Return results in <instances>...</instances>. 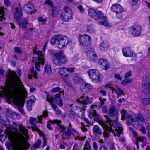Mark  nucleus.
I'll return each mask as SVG.
<instances>
[{
  "mask_svg": "<svg viewBox=\"0 0 150 150\" xmlns=\"http://www.w3.org/2000/svg\"><path fill=\"white\" fill-rule=\"evenodd\" d=\"M61 35H56L54 36L51 40L50 42L51 45H54L56 43V41L58 42V40L61 38Z\"/></svg>",
  "mask_w": 150,
  "mask_h": 150,
  "instance_id": "obj_30",
  "label": "nucleus"
},
{
  "mask_svg": "<svg viewBox=\"0 0 150 150\" xmlns=\"http://www.w3.org/2000/svg\"><path fill=\"white\" fill-rule=\"evenodd\" d=\"M28 21L27 20H24L22 22L20 23V26L23 29H25L28 24Z\"/></svg>",
  "mask_w": 150,
  "mask_h": 150,
  "instance_id": "obj_42",
  "label": "nucleus"
},
{
  "mask_svg": "<svg viewBox=\"0 0 150 150\" xmlns=\"http://www.w3.org/2000/svg\"><path fill=\"white\" fill-rule=\"evenodd\" d=\"M4 3L5 5L7 7H9L10 6L11 2L9 0H4Z\"/></svg>",
  "mask_w": 150,
  "mask_h": 150,
  "instance_id": "obj_60",
  "label": "nucleus"
},
{
  "mask_svg": "<svg viewBox=\"0 0 150 150\" xmlns=\"http://www.w3.org/2000/svg\"><path fill=\"white\" fill-rule=\"evenodd\" d=\"M79 39L80 45L82 46H88L91 43V38L86 34L79 35Z\"/></svg>",
  "mask_w": 150,
  "mask_h": 150,
  "instance_id": "obj_8",
  "label": "nucleus"
},
{
  "mask_svg": "<svg viewBox=\"0 0 150 150\" xmlns=\"http://www.w3.org/2000/svg\"><path fill=\"white\" fill-rule=\"evenodd\" d=\"M61 38L58 41V47L60 49H62L67 45L69 41V38L66 36L63 37L61 35Z\"/></svg>",
  "mask_w": 150,
  "mask_h": 150,
  "instance_id": "obj_11",
  "label": "nucleus"
},
{
  "mask_svg": "<svg viewBox=\"0 0 150 150\" xmlns=\"http://www.w3.org/2000/svg\"><path fill=\"white\" fill-rule=\"evenodd\" d=\"M19 130L20 131L24 134L27 139H28L29 137L27 133L28 130L25 128V127L21 124H20L19 126Z\"/></svg>",
  "mask_w": 150,
  "mask_h": 150,
  "instance_id": "obj_27",
  "label": "nucleus"
},
{
  "mask_svg": "<svg viewBox=\"0 0 150 150\" xmlns=\"http://www.w3.org/2000/svg\"><path fill=\"white\" fill-rule=\"evenodd\" d=\"M92 131L95 135H101L103 134L101 129L97 125H94L93 127Z\"/></svg>",
  "mask_w": 150,
  "mask_h": 150,
  "instance_id": "obj_25",
  "label": "nucleus"
},
{
  "mask_svg": "<svg viewBox=\"0 0 150 150\" xmlns=\"http://www.w3.org/2000/svg\"><path fill=\"white\" fill-rule=\"evenodd\" d=\"M36 100V98L34 96H30V100L27 101H30V103L32 104L33 103H34Z\"/></svg>",
  "mask_w": 150,
  "mask_h": 150,
  "instance_id": "obj_55",
  "label": "nucleus"
},
{
  "mask_svg": "<svg viewBox=\"0 0 150 150\" xmlns=\"http://www.w3.org/2000/svg\"><path fill=\"white\" fill-rule=\"evenodd\" d=\"M45 4L48 5L52 7H53L54 6L53 3L50 0H46L45 2Z\"/></svg>",
  "mask_w": 150,
  "mask_h": 150,
  "instance_id": "obj_49",
  "label": "nucleus"
},
{
  "mask_svg": "<svg viewBox=\"0 0 150 150\" xmlns=\"http://www.w3.org/2000/svg\"><path fill=\"white\" fill-rule=\"evenodd\" d=\"M23 142L20 138L16 139L13 144L14 149L11 150H23L22 146L23 145Z\"/></svg>",
  "mask_w": 150,
  "mask_h": 150,
  "instance_id": "obj_14",
  "label": "nucleus"
},
{
  "mask_svg": "<svg viewBox=\"0 0 150 150\" xmlns=\"http://www.w3.org/2000/svg\"><path fill=\"white\" fill-rule=\"evenodd\" d=\"M88 13L90 16L96 20L103 19L105 18L102 12L98 10L89 8L88 10Z\"/></svg>",
  "mask_w": 150,
  "mask_h": 150,
  "instance_id": "obj_6",
  "label": "nucleus"
},
{
  "mask_svg": "<svg viewBox=\"0 0 150 150\" xmlns=\"http://www.w3.org/2000/svg\"><path fill=\"white\" fill-rule=\"evenodd\" d=\"M6 113V115L10 117V116H12L11 115L12 114H15V112L12 111H11L7 110Z\"/></svg>",
  "mask_w": 150,
  "mask_h": 150,
  "instance_id": "obj_58",
  "label": "nucleus"
},
{
  "mask_svg": "<svg viewBox=\"0 0 150 150\" xmlns=\"http://www.w3.org/2000/svg\"><path fill=\"white\" fill-rule=\"evenodd\" d=\"M101 126L104 130L103 135L105 137L108 138L109 137V133L108 132L113 133L115 134V135H116L114 132V130L112 129L111 127H109L105 124H103V122L101 123Z\"/></svg>",
  "mask_w": 150,
  "mask_h": 150,
  "instance_id": "obj_10",
  "label": "nucleus"
},
{
  "mask_svg": "<svg viewBox=\"0 0 150 150\" xmlns=\"http://www.w3.org/2000/svg\"><path fill=\"white\" fill-rule=\"evenodd\" d=\"M116 93H117V94L118 95H121L123 94V91L120 88H118V89L116 90Z\"/></svg>",
  "mask_w": 150,
  "mask_h": 150,
  "instance_id": "obj_59",
  "label": "nucleus"
},
{
  "mask_svg": "<svg viewBox=\"0 0 150 150\" xmlns=\"http://www.w3.org/2000/svg\"><path fill=\"white\" fill-rule=\"evenodd\" d=\"M111 10L116 13L122 12L124 11L123 8L119 4H115L111 7Z\"/></svg>",
  "mask_w": 150,
  "mask_h": 150,
  "instance_id": "obj_17",
  "label": "nucleus"
},
{
  "mask_svg": "<svg viewBox=\"0 0 150 150\" xmlns=\"http://www.w3.org/2000/svg\"><path fill=\"white\" fill-rule=\"evenodd\" d=\"M42 141L40 139H39L38 140L37 142L34 145V147L35 148H36L39 147L41 144Z\"/></svg>",
  "mask_w": 150,
  "mask_h": 150,
  "instance_id": "obj_51",
  "label": "nucleus"
},
{
  "mask_svg": "<svg viewBox=\"0 0 150 150\" xmlns=\"http://www.w3.org/2000/svg\"><path fill=\"white\" fill-rule=\"evenodd\" d=\"M46 100L47 101L50 103V104L51 105L52 107L53 108V109L55 110H56L57 106L55 105L53 103V102L54 100L53 98L51 96L47 95L46 98Z\"/></svg>",
  "mask_w": 150,
  "mask_h": 150,
  "instance_id": "obj_29",
  "label": "nucleus"
},
{
  "mask_svg": "<svg viewBox=\"0 0 150 150\" xmlns=\"http://www.w3.org/2000/svg\"><path fill=\"white\" fill-rule=\"evenodd\" d=\"M87 73L91 80L94 83H98L102 79L101 74L97 69H93L87 71Z\"/></svg>",
  "mask_w": 150,
  "mask_h": 150,
  "instance_id": "obj_5",
  "label": "nucleus"
},
{
  "mask_svg": "<svg viewBox=\"0 0 150 150\" xmlns=\"http://www.w3.org/2000/svg\"><path fill=\"white\" fill-rule=\"evenodd\" d=\"M44 73H47L48 75H50L52 73L51 66L49 64H46L44 67Z\"/></svg>",
  "mask_w": 150,
  "mask_h": 150,
  "instance_id": "obj_33",
  "label": "nucleus"
},
{
  "mask_svg": "<svg viewBox=\"0 0 150 150\" xmlns=\"http://www.w3.org/2000/svg\"><path fill=\"white\" fill-rule=\"evenodd\" d=\"M30 74H29L28 75V77L29 79H31L32 78V76H33V77L35 79H36L37 78V72L36 71L34 70V67H33L31 69L30 71Z\"/></svg>",
  "mask_w": 150,
  "mask_h": 150,
  "instance_id": "obj_32",
  "label": "nucleus"
},
{
  "mask_svg": "<svg viewBox=\"0 0 150 150\" xmlns=\"http://www.w3.org/2000/svg\"><path fill=\"white\" fill-rule=\"evenodd\" d=\"M109 45V44L108 42H103L100 44V48L101 50L104 51L108 49Z\"/></svg>",
  "mask_w": 150,
  "mask_h": 150,
  "instance_id": "obj_35",
  "label": "nucleus"
},
{
  "mask_svg": "<svg viewBox=\"0 0 150 150\" xmlns=\"http://www.w3.org/2000/svg\"><path fill=\"white\" fill-rule=\"evenodd\" d=\"M67 68H61L59 69V73L64 81L67 83L68 84L69 82V81L68 74L66 73V72L67 71Z\"/></svg>",
  "mask_w": 150,
  "mask_h": 150,
  "instance_id": "obj_12",
  "label": "nucleus"
},
{
  "mask_svg": "<svg viewBox=\"0 0 150 150\" xmlns=\"http://www.w3.org/2000/svg\"><path fill=\"white\" fill-rule=\"evenodd\" d=\"M92 88V86L88 83L82 84L80 86V90L84 92H88Z\"/></svg>",
  "mask_w": 150,
  "mask_h": 150,
  "instance_id": "obj_21",
  "label": "nucleus"
},
{
  "mask_svg": "<svg viewBox=\"0 0 150 150\" xmlns=\"http://www.w3.org/2000/svg\"><path fill=\"white\" fill-rule=\"evenodd\" d=\"M34 9V5L30 3L26 4H25L23 6V9L24 11L26 13H30L32 14L33 13H35L34 12H32Z\"/></svg>",
  "mask_w": 150,
  "mask_h": 150,
  "instance_id": "obj_19",
  "label": "nucleus"
},
{
  "mask_svg": "<svg viewBox=\"0 0 150 150\" xmlns=\"http://www.w3.org/2000/svg\"><path fill=\"white\" fill-rule=\"evenodd\" d=\"M87 32L90 33H93L94 32V29L92 25H90L88 26L87 27Z\"/></svg>",
  "mask_w": 150,
  "mask_h": 150,
  "instance_id": "obj_45",
  "label": "nucleus"
},
{
  "mask_svg": "<svg viewBox=\"0 0 150 150\" xmlns=\"http://www.w3.org/2000/svg\"><path fill=\"white\" fill-rule=\"evenodd\" d=\"M53 122L54 123L57 124V125L56 127V129L58 130H60V133H61L62 132L64 131L66 129V127L64 126H62V125L60 124L61 123V120L57 119L54 120Z\"/></svg>",
  "mask_w": 150,
  "mask_h": 150,
  "instance_id": "obj_22",
  "label": "nucleus"
},
{
  "mask_svg": "<svg viewBox=\"0 0 150 150\" xmlns=\"http://www.w3.org/2000/svg\"><path fill=\"white\" fill-rule=\"evenodd\" d=\"M58 92L59 93H62L64 91L59 87L53 88L51 91L52 93H56Z\"/></svg>",
  "mask_w": 150,
  "mask_h": 150,
  "instance_id": "obj_38",
  "label": "nucleus"
},
{
  "mask_svg": "<svg viewBox=\"0 0 150 150\" xmlns=\"http://www.w3.org/2000/svg\"><path fill=\"white\" fill-rule=\"evenodd\" d=\"M22 7L19 4V6L16 8V11L14 13V18L18 21L22 16Z\"/></svg>",
  "mask_w": 150,
  "mask_h": 150,
  "instance_id": "obj_18",
  "label": "nucleus"
},
{
  "mask_svg": "<svg viewBox=\"0 0 150 150\" xmlns=\"http://www.w3.org/2000/svg\"><path fill=\"white\" fill-rule=\"evenodd\" d=\"M135 134H136V136L138 137V135L136 133ZM137 139L139 141L141 142H144V141L146 140V138L143 137L142 136L140 137H138Z\"/></svg>",
  "mask_w": 150,
  "mask_h": 150,
  "instance_id": "obj_52",
  "label": "nucleus"
},
{
  "mask_svg": "<svg viewBox=\"0 0 150 150\" xmlns=\"http://www.w3.org/2000/svg\"><path fill=\"white\" fill-rule=\"evenodd\" d=\"M63 9L65 12L61 15V19L64 21H68L69 19L73 18V13L71 8L67 6H65Z\"/></svg>",
  "mask_w": 150,
  "mask_h": 150,
  "instance_id": "obj_7",
  "label": "nucleus"
},
{
  "mask_svg": "<svg viewBox=\"0 0 150 150\" xmlns=\"http://www.w3.org/2000/svg\"><path fill=\"white\" fill-rule=\"evenodd\" d=\"M132 34L134 36H138L141 33L142 28L140 25H135L130 28Z\"/></svg>",
  "mask_w": 150,
  "mask_h": 150,
  "instance_id": "obj_16",
  "label": "nucleus"
},
{
  "mask_svg": "<svg viewBox=\"0 0 150 150\" xmlns=\"http://www.w3.org/2000/svg\"><path fill=\"white\" fill-rule=\"evenodd\" d=\"M34 52L35 54L38 55V57H36L35 60L36 61L34 62L35 69L38 71H40V64H44V55L42 51L34 50Z\"/></svg>",
  "mask_w": 150,
  "mask_h": 150,
  "instance_id": "obj_4",
  "label": "nucleus"
},
{
  "mask_svg": "<svg viewBox=\"0 0 150 150\" xmlns=\"http://www.w3.org/2000/svg\"><path fill=\"white\" fill-rule=\"evenodd\" d=\"M27 108L29 111H30L32 110V105L30 101H27Z\"/></svg>",
  "mask_w": 150,
  "mask_h": 150,
  "instance_id": "obj_54",
  "label": "nucleus"
},
{
  "mask_svg": "<svg viewBox=\"0 0 150 150\" xmlns=\"http://www.w3.org/2000/svg\"><path fill=\"white\" fill-rule=\"evenodd\" d=\"M122 52L124 56L126 57H132L133 55V52L129 47L124 48Z\"/></svg>",
  "mask_w": 150,
  "mask_h": 150,
  "instance_id": "obj_23",
  "label": "nucleus"
},
{
  "mask_svg": "<svg viewBox=\"0 0 150 150\" xmlns=\"http://www.w3.org/2000/svg\"><path fill=\"white\" fill-rule=\"evenodd\" d=\"M74 81L75 83L78 84L82 82L83 81V79L79 75H76L74 77Z\"/></svg>",
  "mask_w": 150,
  "mask_h": 150,
  "instance_id": "obj_37",
  "label": "nucleus"
},
{
  "mask_svg": "<svg viewBox=\"0 0 150 150\" xmlns=\"http://www.w3.org/2000/svg\"><path fill=\"white\" fill-rule=\"evenodd\" d=\"M126 124L129 126L132 125L135 128L137 126L138 122L137 121H134V120H132L127 122Z\"/></svg>",
  "mask_w": 150,
  "mask_h": 150,
  "instance_id": "obj_39",
  "label": "nucleus"
},
{
  "mask_svg": "<svg viewBox=\"0 0 150 150\" xmlns=\"http://www.w3.org/2000/svg\"><path fill=\"white\" fill-rule=\"evenodd\" d=\"M87 56L89 57L90 60L93 61H95L98 59V57L95 52L92 54H88V55Z\"/></svg>",
  "mask_w": 150,
  "mask_h": 150,
  "instance_id": "obj_40",
  "label": "nucleus"
},
{
  "mask_svg": "<svg viewBox=\"0 0 150 150\" xmlns=\"http://www.w3.org/2000/svg\"><path fill=\"white\" fill-rule=\"evenodd\" d=\"M98 62L100 65H102L104 67L105 70H108L110 67V65L107 61L104 59H99Z\"/></svg>",
  "mask_w": 150,
  "mask_h": 150,
  "instance_id": "obj_24",
  "label": "nucleus"
},
{
  "mask_svg": "<svg viewBox=\"0 0 150 150\" xmlns=\"http://www.w3.org/2000/svg\"><path fill=\"white\" fill-rule=\"evenodd\" d=\"M76 101L80 103L85 105H86L88 104H91L93 102V100L91 98H90L88 96H87L85 98V96L84 95L81 96L80 99H77Z\"/></svg>",
  "mask_w": 150,
  "mask_h": 150,
  "instance_id": "obj_15",
  "label": "nucleus"
},
{
  "mask_svg": "<svg viewBox=\"0 0 150 150\" xmlns=\"http://www.w3.org/2000/svg\"><path fill=\"white\" fill-rule=\"evenodd\" d=\"M98 24L104 25L105 26H107L109 25V23L108 21L105 20H103L101 22H98Z\"/></svg>",
  "mask_w": 150,
  "mask_h": 150,
  "instance_id": "obj_50",
  "label": "nucleus"
},
{
  "mask_svg": "<svg viewBox=\"0 0 150 150\" xmlns=\"http://www.w3.org/2000/svg\"><path fill=\"white\" fill-rule=\"evenodd\" d=\"M132 81V79H125L123 80L121 82V84L123 85H126L128 83H131Z\"/></svg>",
  "mask_w": 150,
  "mask_h": 150,
  "instance_id": "obj_44",
  "label": "nucleus"
},
{
  "mask_svg": "<svg viewBox=\"0 0 150 150\" xmlns=\"http://www.w3.org/2000/svg\"><path fill=\"white\" fill-rule=\"evenodd\" d=\"M52 7L51 15L53 17H54L59 13L60 8V7L58 6H53Z\"/></svg>",
  "mask_w": 150,
  "mask_h": 150,
  "instance_id": "obj_28",
  "label": "nucleus"
},
{
  "mask_svg": "<svg viewBox=\"0 0 150 150\" xmlns=\"http://www.w3.org/2000/svg\"><path fill=\"white\" fill-rule=\"evenodd\" d=\"M108 115L110 117H115V120L113 121L110 119L108 116L105 115V117L106 119L105 122L107 123H109L110 126L115 128L117 135L118 137H120V134L122 133L123 128L121 124L116 121L117 118V117L118 115V111L115 110V107H111L109 110Z\"/></svg>",
  "mask_w": 150,
  "mask_h": 150,
  "instance_id": "obj_2",
  "label": "nucleus"
},
{
  "mask_svg": "<svg viewBox=\"0 0 150 150\" xmlns=\"http://www.w3.org/2000/svg\"><path fill=\"white\" fill-rule=\"evenodd\" d=\"M91 142V139L90 138H88L86 142L84 145V147L83 150H90L91 148V146L90 143Z\"/></svg>",
  "mask_w": 150,
  "mask_h": 150,
  "instance_id": "obj_31",
  "label": "nucleus"
},
{
  "mask_svg": "<svg viewBox=\"0 0 150 150\" xmlns=\"http://www.w3.org/2000/svg\"><path fill=\"white\" fill-rule=\"evenodd\" d=\"M56 102L57 103L58 105L59 106H62L63 105V103L61 99H60L59 100L56 99Z\"/></svg>",
  "mask_w": 150,
  "mask_h": 150,
  "instance_id": "obj_56",
  "label": "nucleus"
},
{
  "mask_svg": "<svg viewBox=\"0 0 150 150\" xmlns=\"http://www.w3.org/2000/svg\"><path fill=\"white\" fill-rule=\"evenodd\" d=\"M5 76L7 79L5 94L9 101L16 105L18 110L22 113L25 99L27 97V92L15 72L8 71Z\"/></svg>",
  "mask_w": 150,
  "mask_h": 150,
  "instance_id": "obj_1",
  "label": "nucleus"
},
{
  "mask_svg": "<svg viewBox=\"0 0 150 150\" xmlns=\"http://www.w3.org/2000/svg\"><path fill=\"white\" fill-rule=\"evenodd\" d=\"M134 121H137L138 122V121L140 122H144L145 121L144 119L143 118L142 115L139 113H138L137 115L136 119Z\"/></svg>",
  "mask_w": 150,
  "mask_h": 150,
  "instance_id": "obj_41",
  "label": "nucleus"
},
{
  "mask_svg": "<svg viewBox=\"0 0 150 150\" xmlns=\"http://www.w3.org/2000/svg\"><path fill=\"white\" fill-rule=\"evenodd\" d=\"M15 51L18 53H22V51L21 50V48L18 47H16L14 48Z\"/></svg>",
  "mask_w": 150,
  "mask_h": 150,
  "instance_id": "obj_62",
  "label": "nucleus"
},
{
  "mask_svg": "<svg viewBox=\"0 0 150 150\" xmlns=\"http://www.w3.org/2000/svg\"><path fill=\"white\" fill-rule=\"evenodd\" d=\"M99 150H108V148L105 145H103L100 146Z\"/></svg>",
  "mask_w": 150,
  "mask_h": 150,
  "instance_id": "obj_63",
  "label": "nucleus"
},
{
  "mask_svg": "<svg viewBox=\"0 0 150 150\" xmlns=\"http://www.w3.org/2000/svg\"><path fill=\"white\" fill-rule=\"evenodd\" d=\"M4 7H1L0 9V24H1L3 21L5 20V18H4Z\"/></svg>",
  "mask_w": 150,
  "mask_h": 150,
  "instance_id": "obj_36",
  "label": "nucleus"
},
{
  "mask_svg": "<svg viewBox=\"0 0 150 150\" xmlns=\"http://www.w3.org/2000/svg\"><path fill=\"white\" fill-rule=\"evenodd\" d=\"M32 130L33 131H36L37 132H39L40 131L39 129L38 128L37 125L35 123H33L32 124Z\"/></svg>",
  "mask_w": 150,
  "mask_h": 150,
  "instance_id": "obj_48",
  "label": "nucleus"
},
{
  "mask_svg": "<svg viewBox=\"0 0 150 150\" xmlns=\"http://www.w3.org/2000/svg\"><path fill=\"white\" fill-rule=\"evenodd\" d=\"M78 144L77 143H76L73 146L72 150H79L78 147Z\"/></svg>",
  "mask_w": 150,
  "mask_h": 150,
  "instance_id": "obj_64",
  "label": "nucleus"
},
{
  "mask_svg": "<svg viewBox=\"0 0 150 150\" xmlns=\"http://www.w3.org/2000/svg\"><path fill=\"white\" fill-rule=\"evenodd\" d=\"M18 138H20L21 139V140H22V142H23V139H25V137L22 134H21L19 133V136L15 138L12 142V144H6V147L8 149H10V148L11 147H13V149H14V148L13 147V144L14 142V141L15 140Z\"/></svg>",
  "mask_w": 150,
  "mask_h": 150,
  "instance_id": "obj_26",
  "label": "nucleus"
},
{
  "mask_svg": "<svg viewBox=\"0 0 150 150\" xmlns=\"http://www.w3.org/2000/svg\"><path fill=\"white\" fill-rule=\"evenodd\" d=\"M76 112L78 113V114H80L82 116H83L84 115L83 110L82 108L76 106Z\"/></svg>",
  "mask_w": 150,
  "mask_h": 150,
  "instance_id": "obj_43",
  "label": "nucleus"
},
{
  "mask_svg": "<svg viewBox=\"0 0 150 150\" xmlns=\"http://www.w3.org/2000/svg\"><path fill=\"white\" fill-rule=\"evenodd\" d=\"M52 60L54 64L57 66H60L66 64L67 61V59L62 51L54 54Z\"/></svg>",
  "mask_w": 150,
  "mask_h": 150,
  "instance_id": "obj_3",
  "label": "nucleus"
},
{
  "mask_svg": "<svg viewBox=\"0 0 150 150\" xmlns=\"http://www.w3.org/2000/svg\"><path fill=\"white\" fill-rule=\"evenodd\" d=\"M122 12H120V13H116V16L119 19H121L123 18V15L122 13Z\"/></svg>",
  "mask_w": 150,
  "mask_h": 150,
  "instance_id": "obj_61",
  "label": "nucleus"
},
{
  "mask_svg": "<svg viewBox=\"0 0 150 150\" xmlns=\"http://www.w3.org/2000/svg\"><path fill=\"white\" fill-rule=\"evenodd\" d=\"M42 134V135H43V146H45L46 145V144L47 143V142L46 141V139L45 137V135L43 134V133L42 132H41Z\"/></svg>",
  "mask_w": 150,
  "mask_h": 150,
  "instance_id": "obj_57",
  "label": "nucleus"
},
{
  "mask_svg": "<svg viewBox=\"0 0 150 150\" xmlns=\"http://www.w3.org/2000/svg\"><path fill=\"white\" fill-rule=\"evenodd\" d=\"M86 52L87 56L88 55V54H92L95 52L94 50L91 48L87 49L86 50Z\"/></svg>",
  "mask_w": 150,
  "mask_h": 150,
  "instance_id": "obj_47",
  "label": "nucleus"
},
{
  "mask_svg": "<svg viewBox=\"0 0 150 150\" xmlns=\"http://www.w3.org/2000/svg\"><path fill=\"white\" fill-rule=\"evenodd\" d=\"M142 103L144 105H146L150 104V98H144L142 100Z\"/></svg>",
  "mask_w": 150,
  "mask_h": 150,
  "instance_id": "obj_46",
  "label": "nucleus"
},
{
  "mask_svg": "<svg viewBox=\"0 0 150 150\" xmlns=\"http://www.w3.org/2000/svg\"><path fill=\"white\" fill-rule=\"evenodd\" d=\"M71 134L72 133L69 130V129H67V131L63 132L62 135L63 139L64 140L66 138L68 139L69 137L71 136Z\"/></svg>",
  "mask_w": 150,
  "mask_h": 150,
  "instance_id": "obj_34",
  "label": "nucleus"
},
{
  "mask_svg": "<svg viewBox=\"0 0 150 150\" xmlns=\"http://www.w3.org/2000/svg\"><path fill=\"white\" fill-rule=\"evenodd\" d=\"M53 124V123L52 122L50 121L48 122L47 127L49 130H51L53 129V128L52 127H51Z\"/></svg>",
  "mask_w": 150,
  "mask_h": 150,
  "instance_id": "obj_53",
  "label": "nucleus"
},
{
  "mask_svg": "<svg viewBox=\"0 0 150 150\" xmlns=\"http://www.w3.org/2000/svg\"><path fill=\"white\" fill-rule=\"evenodd\" d=\"M48 111L45 110L43 112V116L42 115H40L38 117V120L37 118H34L32 117H30V119L29 120V122L31 124L34 123V122H35V123H37V122L41 123V121L42 119V117H47L48 115Z\"/></svg>",
  "mask_w": 150,
  "mask_h": 150,
  "instance_id": "obj_13",
  "label": "nucleus"
},
{
  "mask_svg": "<svg viewBox=\"0 0 150 150\" xmlns=\"http://www.w3.org/2000/svg\"><path fill=\"white\" fill-rule=\"evenodd\" d=\"M121 113L122 114L121 119L122 120H124L125 118L126 119L127 121L134 120L133 118L132 115L127 113L126 110H123Z\"/></svg>",
  "mask_w": 150,
  "mask_h": 150,
  "instance_id": "obj_20",
  "label": "nucleus"
},
{
  "mask_svg": "<svg viewBox=\"0 0 150 150\" xmlns=\"http://www.w3.org/2000/svg\"><path fill=\"white\" fill-rule=\"evenodd\" d=\"M89 116L90 118L91 119L94 117V120L99 122V124L101 125V123L105 124L103 121L101 120L100 116L98 114L95 110H92L89 112Z\"/></svg>",
  "mask_w": 150,
  "mask_h": 150,
  "instance_id": "obj_9",
  "label": "nucleus"
}]
</instances>
